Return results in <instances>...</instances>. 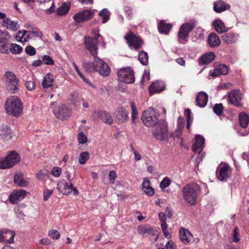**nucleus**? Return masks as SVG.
I'll return each mask as SVG.
<instances>
[{
	"instance_id": "nucleus-10",
	"label": "nucleus",
	"mask_w": 249,
	"mask_h": 249,
	"mask_svg": "<svg viewBox=\"0 0 249 249\" xmlns=\"http://www.w3.org/2000/svg\"><path fill=\"white\" fill-rule=\"evenodd\" d=\"M99 41L96 37H91V36H87L85 37V46L94 58L97 57L98 53L97 45Z\"/></svg>"
},
{
	"instance_id": "nucleus-50",
	"label": "nucleus",
	"mask_w": 249,
	"mask_h": 249,
	"mask_svg": "<svg viewBox=\"0 0 249 249\" xmlns=\"http://www.w3.org/2000/svg\"><path fill=\"white\" fill-rule=\"evenodd\" d=\"M42 61L46 65H52L54 64L53 59L48 55H44L42 57Z\"/></svg>"
},
{
	"instance_id": "nucleus-60",
	"label": "nucleus",
	"mask_w": 249,
	"mask_h": 249,
	"mask_svg": "<svg viewBox=\"0 0 249 249\" xmlns=\"http://www.w3.org/2000/svg\"><path fill=\"white\" fill-rule=\"evenodd\" d=\"M25 85H26V88L29 90H32L35 88V84L34 82L32 81H27L25 83Z\"/></svg>"
},
{
	"instance_id": "nucleus-33",
	"label": "nucleus",
	"mask_w": 249,
	"mask_h": 249,
	"mask_svg": "<svg viewBox=\"0 0 249 249\" xmlns=\"http://www.w3.org/2000/svg\"><path fill=\"white\" fill-rule=\"evenodd\" d=\"M14 182L19 187H25L28 184V182L23 178L22 174L20 173L15 175Z\"/></svg>"
},
{
	"instance_id": "nucleus-42",
	"label": "nucleus",
	"mask_w": 249,
	"mask_h": 249,
	"mask_svg": "<svg viewBox=\"0 0 249 249\" xmlns=\"http://www.w3.org/2000/svg\"><path fill=\"white\" fill-rule=\"evenodd\" d=\"M139 60L141 63L143 65H146L148 63V53L144 51H141L139 54Z\"/></svg>"
},
{
	"instance_id": "nucleus-27",
	"label": "nucleus",
	"mask_w": 249,
	"mask_h": 249,
	"mask_svg": "<svg viewBox=\"0 0 249 249\" xmlns=\"http://www.w3.org/2000/svg\"><path fill=\"white\" fill-rule=\"evenodd\" d=\"M220 42L219 36L215 33H212L209 35L208 43L211 47H218L220 45Z\"/></svg>"
},
{
	"instance_id": "nucleus-56",
	"label": "nucleus",
	"mask_w": 249,
	"mask_h": 249,
	"mask_svg": "<svg viewBox=\"0 0 249 249\" xmlns=\"http://www.w3.org/2000/svg\"><path fill=\"white\" fill-rule=\"evenodd\" d=\"M61 171L62 169L61 168L54 167L52 169L51 173L55 177H58L60 176Z\"/></svg>"
},
{
	"instance_id": "nucleus-61",
	"label": "nucleus",
	"mask_w": 249,
	"mask_h": 249,
	"mask_svg": "<svg viewBox=\"0 0 249 249\" xmlns=\"http://www.w3.org/2000/svg\"><path fill=\"white\" fill-rule=\"evenodd\" d=\"M184 126L183 119L181 117H179L178 119L177 128L182 130Z\"/></svg>"
},
{
	"instance_id": "nucleus-3",
	"label": "nucleus",
	"mask_w": 249,
	"mask_h": 249,
	"mask_svg": "<svg viewBox=\"0 0 249 249\" xmlns=\"http://www.w3.org/2000/svg\"><path fill=\"white\" fill-rule=\"evenodd\" d=\"M159 112H156L153 107H150L142 113L141 119L143 124L148 127H153L158 122Z\"/></svg>"
},
{
	"instance_id": "nucleus-39",
	"label": "nucleus",
	"mask_w": 249,
	"mask_h": 249,
	"mask_svg": "<svg viewBox=\"0 0 249 249\" xmlns=\"http://www.w3.org/2000/svg\"><path fill=\"white\" fill-rule=\"evenodd\" d=\"M172 25L167 24L163 21H161L158 25L159 32L161 34H167L172 28Z\"/></svg>"
},
{
	"instance_id": "nucleus-31",
	"label": "nucleus",
	"mask_w": 249,
	"mask_h": 249,
	"mask_svg": "<svg viewBox=\"0 0 249 249\" xmlns=\"http://www.w3.org/2000/svg\"><path fill=\"white\" fill-rule=\"evenodd\" d=\"M53 77L50 73H48L43 78L42 86L44 89H48L53 85Z\"/></svg>"
},
{
	"instance_id": "nucleus-30",
	"label": "nucleus",
	"mask_w": 249,
	"mask_h": 249,
	"mask_svg": "<svg viewBox=\"0 0 249 249\" xmlns=\"http://www.w3.org/2000/svg\"><path fill=\"white\" fill-rule=\"evenodd\" d=\"M222 39L226 44H232L237 40L238 36L233 33H227L222 36Z\"/></svg>"
},
{
	"instance_id": "nucleus-34",
	"label": "nucleus",
	"mask_w": 249,
	"mask_h": 249,
	"mask_svg": "<svg viewBox=\"0 0 249 249\" xmlns=\"http://www.w3.org/2000/svg\"><path fill=\"white\" fill-rule=\"evenodd\" d=\"M97 63L90 62L87 60H84L83 62V68L88 72H91L95 71L97 69Z\"/></svg>"
},
{
	"instance_id": "nucleus-64",
	"label": "nucleus",
	"mask_w": 249,
	"mask_h": 249,
	"mask_svg": "<svg viewBox=\"0 0 249 249\" xmlns=\"http://www.w3.org/2000/svg\"><path fill=\"white\" fill-rule=\"evenodd\" d=\"M166 249H175V246L172 241H168L165 246Z\"/></svg>"
},
{
	"instance_id": "nucleus-13",
	"label": "nucleus",
	"mask_w": 249,
	"mask_h": 249,
	"mask_svg": "<svg viewBox=\"0 0 249 249\" xmlns=\"http://www.w3.org/2000/svg\"><path fill=\"white\" fill-rule=\"evenodd\" d=\"M94 15V12L91 10H85L75 14L73 17L74 21L78 23L90 19Z\"/></svg>"
},
{
	"instance_id": "nucleus-22",
	"label": "nucleus",
	"mask_w": 249,
	"mask_h": 249,
	"mask_svg": "<svg viewBox=\"0 0 249 249\" xmlns=\"http://www.w3.org/2000/svg\"><path fill=\"white\" fill-rule=\"evenodd\" d=\"M179 237L183 243L187 244L191 243L193 236L188 230L181 228L180 230Z\"/></svg>"
},
{
	"instance_id": "nucleus-20",
	"label": "nucleus",
	"mask_w": 249,
	"mask_h": 249,
	"mask_svg": "<svg viewBox=\"0 0 249 249\" xmlns=\"http://www.w3.org/2000/svg\"><path fill=\"white\" fill-rule=\"evenodd\" d=\"M94 114L104 123L111 124L113 122L110 114L106 111L98 110L95 111Z\"/></svg>"
},
{
	"instance_id": "nucleus-2",
	"label": "nucleus",
	"mask_w": 249,
	"mask_h": 249,
	"mask_svg": "<svg viewBox=\"0 0 249 249\" xmlns=\"http://www.w3.org/2000/svg\"><path fill=\"white\" fill-rule=\"evenodd\" d=\"M5 108L7 113L15 117L19 116L23 111L22 102L17 96L8 98L5 102Z\"/></svg>"
},
{
	"instance_id": "nucleus-18",
	"label": "nucleus",
	"mask_w": 249,
	"mask_h": 249,
	"mask_svg": "<svg viewBox=\"0 0 249 249\" xmlns=\"http://www.w3.org/2000/svg\"><path fill=\"white\" fill-rule=\"evenodd\" d=\"M204 138L201 135H197L195 137V142L192 146V149L194 152L200 153L203 150L204 143Z\"/></svg>"
},
{
	"instance_id": "nucleus-25",
	"label": "nucleus",
	"mask_w": 249,
	"mask_h": 249,
	"mask_svg": "<svg viewBox=\"0 0 249 249\" xmlns=\"http://www.w3.org/2000/svg\"><path fill=\"white\" fill-rule=\"evenodd\" d=\"M228 72V68L227 66L224 64H220L210 74L213 77H216L221 74H226Z\"/></svg>"
},
{
	"instance_id": "nucleus-8",
	"label": "nucleus",
	"mask_w": 249,
	"mask_h": 249,
	"mask_svg": "<svg viewBox=\"0 0 249 249\" xmlns=\"http://www.w3.org/2000/svg\"><path fill=\"white\" fill-rule=\"evenodd\" d=\"M120 81L126 84L133 83L135 81L133 71L130 68H124L117 72Z\"/></svg>"
},
{
	"instance_id": "nucleus-35",
	"label": "nucleus",
	"mask_w": 249,
	"mask_h": 249,
	"mask_svg": "<svg viewBox=\"0 0 249 249\" xmlns=\"http://www.w3.org/2000/svg\"><path fill=\"white\" fill-rule=\"evenodd\" d=\"M239 120L240 126L243 128H247L249 124V117L247 114L241 112L239 114Z\"/></svg>"
},
{
	"instance_id": "nucleus-46",
	"label": "nucleus",
	"mask_w": 249,
	"mask_h": 249,
	"mask_svg": "<svg viewBox=\"0 0 249 249\" xmlns=\"http://www.w3.org/2000/svg\"><path fill=\"white\" fill-rule=\"evenodd\" d=\"M89 158V154L88 152H83L80 153L79 158V162L81 164H84Z\"/></svg>"
},
{
	"instance_id": "nucleus-59",
	"label": "nucleus",
	"mask_w": 249,
	"mask_h": 249,
	"mask_svg": "<svg viewBox=\"0 0 249 249\" xmlns=\"http://www.w3.org/2000/svg\"><path fill=\"white\" fill-rule=\"evenodd\" d=\"M109 180L111 183L113 184L114 183V180L116 178V174L114 170H111L109 173Z\"/></svg>"
},
{
	"instance_id": "nucleus-51",
	"label": "nucleus",
	"mask_w": 249,
	"mask_h": 249,
	"mask_svg": "<svg viewBox=\"0 0 249 249\" xmlns=\"http://www.w3.org/2000/svg\"><path fill=\"white\" fill-rule=\"evenodd\" d=\"M49 236L53 239H58L60 238V235L59 232L55 230H53L49 231Z\"/></svg>"
},
{
	"instance_id": "nucleus-21",
	"label": "nucleus",
	"mask_w": 249,
	"mask_h": 249,
	"mask_svg": "<svg viewBox=\"0 0 249 249\" xmlns=\"http://www.w3.org/2000/svg\"><path fill=\"white\" fill-rule=\"evenodd\" d=\"M128 111L124 107H120L116 110L115 115L119 122L124 123L128 119Z\"/></svg>"
},
{
	"instance_id": "nucleus-40",
	"label": "nucleus",
	"mask_w": 249,
	"mask_h": 249,
	"mask_svg": "<svg viewBox=\"0 0 249 249\" xmlns=\"http://www.w3.org/2000/svg\"><path fill=\"white\" fill-rule=\"evenodd\" d=\"M149 184L150 181L149 180H144L142 183V189L147 195L152 196L154 194L155 191L154 189L150 186Z\"/></svg>"
},
{
	"instance_id": "nucleus-12",
	"label": "nucleus",
	"mask_w": 249,
	"mask_h": 249,
	"mask_svg": "<svg viewBox=\"0 0 249 249\" xmlns=\"http://www.w3.org/2000/svg\"><path fill=\"white\" fill-rule=\"evenodd\" d=\"M57 189L60 192L65 195H68L72 192L75 195H78L79 194L78 190L73 187L71 183L68 184L65 180H61L57 183Z\"/></svg>"
},
{
	"instance_id": "nucleus-53",
	"label": "nucleus",
	"mask_w": 249,
	"mask_h": 249,
	"mask_svg": "<svg viewBox=\"0 0 249 249\" xmlns=\"http://www.w3.org/2000/svg\"><path fill=\"white\" fill-rule=\"evenodd\" d=\"M78 140L80 143H85L87 141V138L83 132H80L78 135Z\"/></svg>"
},
{
	"instance_id": "nucleus-63",
	"label": "nucleus",
	"mask_w": 249,
	"mask_h": 249,
	"mask_svg": "<svg viewBox=\"0 0 249 249\" xmlns=\"http://www.w3.org/2000/svg\"><path fill=\"white\" fill-rule=\"evenodd\" d=\"M191 112L190 109L187 108L184 110V115L186 117L187 121H188L189 119L192 120H193V118L191 116Z\"/></svg>"
},
{
	"instance_id": "nucleus-58",
	"label": "nucleus",
	"mask_w": 249,
	"mask_h": 249,
	"mask_svg": "<svg viewBox=\"0 0 249 249\" xmlns=\"http://www.w3.org/2000/svg\"><path fill=\"white\" fill-rule=\"evenodd\" d=\"M53 190H50L49 189H46L44 191V196H43V199L45 201H47L49 198L50 197V196L53 194Z\"/></svg>"
},
{
	"instance_id": "nucleus-5",
	"label": "nucleus",
	"mask_w": 249,
	"mask_h": 249,
	"mask_svg": "<svg viewBox=\"0 0 249 249\" xmlns=\"http://www.w3.org/2000/svg\"><path fill=\"white\" fill-rule=\"evenodd\" d=\"M154 126L152 134L157 139L164 140L167 138V124L163 120H160Z\"/></svg>"
},
{
	"instance_id": "nucleus-6",
	"label": "nucleus",
	"mask_w": 249,
	"mask_h": 249,
	"mask_svg": "<svg viewBox=\"0 0 249 249\" xmlns=\"http://www.w3.org/2000/svg\"><path fill=\"white\" fill-rule=\"evenodd\" d=\"M5 85L8 90L11 93H16L18 90V80L15 74L11 71L5 73Z\"/></svg>"
},
{
	"instance_id": "nucleus-17",
	"label": "nucleus",
	"mask_w": 249,
	"mask_h": 249,
	"mask_svg": "<svg viewBox=\"0 0 249 249\" xmlns=\"http://www.w3.org/2000/svg\"><path fill=\"white\" fill-rule=\"evenodd\" d=\"M26 195V191L23 189L14 191L9 196L8 200L14 204L23 199Z\"/></svg>"
},
{
	"instance_id": "nucleus-54",
	"label": "nucleus",
	"mask_w": 249,
	"mask_h": 249,
	"mask_svg": "<svg viewBox=\"0 0 249 249\" xmlns=\"http://www.w3.org/2000/svg\"><path fill=\"white\" fill-rule=\"evenodd\" d=\"M25 52L27 54H29V55H34L36 53L35 49L30 45L27 46L26 47Z\"/></svg>"
},
{
	"instance_id": "nucleus-28",
	"label": "nucleus",
	"mask_w": 249,
	"mask_h": 249,
	"mask_svg": "<svg viewBox=\"0 0 249 249\" xmlns=\"http://www.w3.org/2000/svg\"><path fill=\"white\" fill-rule=\"evenodd\" d=\"M149 89L151 94L160 92L164 89V83L160 81L154 82L150 85Z\"/></svg>"
},
{
	"instance_id": "nucleus-55",
	"label": "nucleus",
	"mask_w": 249,
	"mask_h": 249,
	"mask_svg": "<svg viewBox=\"0 0 249 249\" xmlns=\"http://www.w3.org/2000/svg\"><path fill=\"white\" fill-rule=\"evenodd\" d=\"M239 235V229L238 227H235L233 231V236H232V242H238L240 239L238 237Z\"/></svg>"
},
{
	"instance_id": "nucleus-43",
	"label": "nucleus",
	"mask_w": 249,
	"mask_h": 249,
	"mask_svg": "<svg viewBox=\"0 0 249 249\" xmlns=\"http://www.w3.org/2000/svg\"><path fill=\"white\" fill-rule=\"evenodd\" d=\"M69 9V6L66 3H64L61 6L57 8L56 12L57 14L60 16L64 15L68 12Z\"/></svg>"
},
{
	"instance_id": "nucleus-41",
	"label": "nucleus",
	"mask_w": 249,
	"mask_h": 249,
	"mask_svg": "<svg viewBox=\"0 0 249 249\" xmlns=\"http://www.w3.org/2000/svg\"><path fill=\"white\" fill-rule=\"evenodd\" d=\"M99 16L103 18L102 22L106 23L109 19L110 12L106 8L102 10L99 13Z\"/></svg>"
},
{
	"instance_id": "nucleus-15",
	"label": "nucleus",
	"mask_w": 249,
	"mask_h": 249,
	"mask_svg": "<svg viewBox=\"0 0 249 249\" xmlns=\"http://www.w3.org/2000/svg\"><path fill=\"white\" fill-rule=\"evenodd\" d=\"M94 62L97 63V69L95 71H97L103 76H107L110 74V68L108 65L104 61L97 57L94 58Z\"/></svg>"
},
{
	"instance_id": "nucleus-24",
	"label": "nucleus",
	"mask_w": 249,
	"mask_h": 249,
	"mask_svg": "<svg viewBox=\"0 0 249 249\" xmlns=\"http://www.w3.org/2000/svg\"><path fill=\"white\" fill-rule=\"evenodd\" d=\"M196 100L197 105L200 107H205L207 104L208 96L206 92L200 91L196 96Z\"/></svg>"
},
{
	"instance_id": "nucleus-47",
	"label": "nucleus",
	"mask_w": 249,
	"mask_h": 249,
	"mask_svg": "<svg viewBox=\"0 0 249 249\" xmlns=\"http://www.w3.org/2000/svg\"><path fill=\"white\" fill-rule=\"evenodd\" d=\"M131 110H132V114H131V120L132 122L133 123H135L136 122V120L138 116V111L135 106V104L133 102H131L130 103Z\"/></svg>"
},
{
	"instance_id": "nucleus-57",
	"label": "nucleus",
	"mask_w": 249,
	"mask_h": 249,
	"mask_svg": "<svg viewBox=\"0 0 249 249\" xmlns=\"http://www.w3.org/2000/svg\"><path fill=\"white\" fill-rule=\"evenodd\" d=\"M124 10L125 13L126 14L127 17L129 19H131L133 16V13L132 12L131 8L127 6H125L124 7Z\"/></svg>"
},
{
	"instance_id": "nucleus-11",
	"label": "nucleus",
	"mask_w": 249,
	"mask_h": 249,
	"mask_svg": "<svg viewBox=\"0 0 249 249\" xmlns=\"http://www.w3.org/2000/svg\"><path fill=\"white\" fill-rule=\"evenodd\" d=\"M124 38L126 40L128 46L135 50L141 48L143 44L142 41L132 32H129Z\"/></svg>"
},
{
	"instance_id": "nucleus-23",
	"label": "nucleus",
	"mask_w": 249,
	"mask_h": 249,
	"mask_svg": "<svg viewBox=\"0 0 249 249\" xmlns=\"http://www.w3.org/2000/svg\"><path fill=\"white\" fill-rule=\"evenodd\" d=\"M215 55L213 52H209L202 55L198 62L199 65H208L214 59Z\"/></svg>"
},
{
	"instance_id": "nucleus-19",
	"label": "nucleus",
	"mask_w": 249,
	"mask_h": 249,
	"mask_svg": "<svg viewBox=\"0 0 249 249\" xmlns=\"http://www.w3.org/2000/svg\"><path fill=\"white\" fill-rule=\"evenodd\" d=\"M15 233L14 231L5 230H0V242H5L8 243L14 242V237Z\"/></svg>"
},
{
	"instance_id": "nucleus-36",
	"label": "nucleus",
	"mask_w": 249,
	"mask_h": 249,
	"mask_svg": "<svg viewBox=\"0 0 249 249\" xmlns=\"http://www.w3.org/2000/svg\"><path fill=\"white\" fill-rule=\"evenodd\" d=\"M213 25L215 30L219 34H221L226 31L225 26L223 22L219 19L214 20Z\"/></svg>"
},
{
	"instance_id": "nucleus-14",
	"label": "nucleus",
	"mask_w": 249,
	"mask_h": 249,
	"mask_svg": "<svg viewBox=\"0 0 249 249\" xmlns=\"http://www.w3.org/2000/svg\"><path fill=\"white\" fill-rule=\"evenodd\" d=\"M228 98L230 103L237 107L242 106L241 103V94L238 90H231L228 94Z\"/></svg>"
},
{
	"instance_id": "nucleus-52",
	"label": "nucleus",
	"mask_w": 249,
	"mask_h": 249,
	"mask_svg": "<svg viewBox=\"0 0 249 249\" xmlns=\"http://www.w3.org/2000/svg\"><path fill=\"white\" fill-rule=\"evenodd\" d=\"M49 172L47 170H41L37 174V177L38 179L40 180H43L45 179V177L48 176Z\"/></svg>"
},
{
	"instance_id": "nucleus-7",
	"label": "nucleus",
	"mask_w": 249,
	"mask_h": 249,
	"mask_svg": "<svg viewBox=\"0 0 249 249\" xmlns=\"http://www.w3.org/2000/svg\"><path fill=\"white\" fill-rule=\"evenodd\" d=\"M19 155L15 151H12L4 159L0 160V169H7L14 166L20 161Z\"/></svg>"
},
{
	"instance_id": "nucleus-48",
	"label": "nucleus",
	"mask_w": 249,
	"mask_h": 249,
	"mask_svg": "<svg viewBox=\"0 0 249 249\" xmlns=\"http://www.w3.org/2000/svg\"><path fill=\"white\" fill-rule=\"evenodd\" d=\"M214 112L218 116L223 113V106L222 104H215L213 107Z\"/></svg>"
},
{
	"instance_id": "nucleus-44",
	"label": "nucleus",
	"mask_w": 249,
	"mask_h": 249,
	"mask_svg": "<svg viewBox=\"0 0 249 249\" xmlns=\"http://www.w3.org/2000/svg\"><path fill=\"white\" fill-rule=\"evenodd\" d=\"M152 231L153 229L148 226H140L138 228L139 233L143 235H149Z\"/></svg>"
},
{
	"instance_id": "nucleus-62",
	"label": "nucleus",
	"mask_w": 249,
	"mask_h": 249,
	"mask_svg": "<svg viewBox=\"0 0 249 249\" xmlns=\"http://www.w3.org/2000/svg\"><path fill=\"white\" fill-rule=\"evenodd\" d=\"M39 244L44 245H49L51 244V241L48 238H42L39 241Z\"/></svg>"
},
{
	"instance_id": "nucleus-16",
	"label": "nucleus",
	"mask_w": 249,
	"mask_h": 249,
	"mask_svg": "<svg viewBox=\"0 0 249 249\" xmlns=\"http://www.w3.org/2000/svg\"><path fill=\"white\" fill-rule=\"evenodd\" d=\"M231 170L230 166L227 164H224L216 172L217 178L221 181H226L227 178L231 176Z\"/></svg>"
},
{
	"instance_id": "nucleus-32",
	"label": "nucleus",
	"mask_w": 249,
	"mask_h": 249,
	"mask_svg": "<svg viewBox=\"0 0 249 249\" xmlns=\"http://www.w3.org/2000/svg\"><path fill=\"white\" fill-rule=\"evenodd\" d=\"M0 136L4 140H9L12 137V131L8 126H5L0 130Z\"/></svg>"
},
{
	"instance_id": "nucleus-29",
	"label": "nucleus",
	"mask_w": 249,
	"mask_h": 249,
	"mask_svg": "<svg viewBox=\"0 0 249 249\" xmlns=\"http://www.w3.org/2000/svg\"><path fill=\"white\" fill-rule=\"evenodd\" d=\"M230 7L229 5L227 4L222 0L214 1L213 2V10L216 13H221L229 9Z\"/></svg>"
},
{
	"instance_id": "nucleus-26",
	"label": "nucleus",
	"mask_w": 249,
	"mask_h": 249,
	"mask_svg": "<svg viewBox=\"0 0 249 249\" xmlns=\"http://www.w3.org/2000/svg\"><path fill=\"white\" fill-rule=\"evenodd\" d=\"M18 34L19 35L21 34V39L24 37V41H26L27 39L26 38H28L30 36H41V33L38 31L37 30L36 31L32 30V31H19L18 32Z\"/></svg>"
},
{
	"instance_id": "nucleus-45",
	"label": "nucleus",
	"mask_w": 249,
	"mask_h": 249,
	"mask_svg": "<svg viewBox=\"0 0 249 249\" xmlns=\"http://www.w3.org/2000/svg\"><path fill=\"white\" fill-rule=\"evenodd\" d=\"M9 49L14 54L20 53L22 51V48L17 44H11Z\"/></svg>"
},
{
	"instance_id": "nucleus-37",
	"label": "nucleus",
	"mask_w": 249,
	"mask_h": 249,
	"mask_svg": "<svg viewBox=\"0 0 249 249\" xmlns=\"http://www.w3.org/2000/svg\"><path fill=\"white\" fill-rule=\"evenodd\" d=\"M3 23H4V26L7 29L16 31L19 28L17 22L11 20L9 18L3 20Z\"/></svg>"
},
{
	"instance_id": "nucleus-49",
	"label": "nucleus",
	"mask_w": 249,
	"mask_h": 249,
	"mask_svg": "<svg viewBox=\"0 0 249 249\" xmlns=\"http://www.w3.org/2000/svg\"><path fill=\"white\" fill-rule=\"evenodd\" d=\"M170 183L171 180L170 179L167 177H165L161 181L160 183V187L161 189H164L168 187L170 185Z\"/></svg>"
},
{
	"instance_id": "nucleus-9",
	"label": "nucleus",
	"mask_w": 249,
	"mask_h": 249,
	"mask_svg": "<svg viewBox=\"0 0 249 249\" xmlns=\"http://www.w3.org/2000/svg\"><path fill=\"white\" fill-rule=\"evenodd\" d=\"M56 103L52 102L50 104V107L53 109V112L55 116L60 120H67L71 116V111L66 107V106L61 104L58 106L55 109L53 108Z\"/></svg>"
},
{
	"instance_id": "nucleus-4",
	"label": "nucleus",
	"mask_w": 249,
	"mask_h": 249,
	"mask_svg": "<svg viewBox=\"0 0 249 249\" xmlns=\"http://www.w3.org/2000/svg\"><path fill=\"white\" fill-rule=\"evenodd\" d=\"M196 25V21L195 19H190L189 22L183 24L178 33V38L180 43H185L189 36V33Z\"/></svg>"
},
{
	"instance_id": "nucleus-38",
	"label": "nucleus",
	"mask_w": 249,
	"mask_h": 249,
	"mask_svg": "<svg viewBox=\"0 0 249 249\" xmlns=\"http://www.w3.org/2000/svg\"><path fill=\"white\" fill-rule=\"evenodd\" d=\"M9 49V42L7 39L5 37L0 38V53H7Z\"/></svg>"
},
{
	"instance_id": "nucleus-1",
	"label": "nucleus",
	"mask_w": 249,
	"mask_h": 249,
	"mask_svg": "<svg viewBox=\"0 0 249 249\" xmlns=\"http://www.w3.org/2000/svg\"><path fill=\"white\" fill-rule=\"evenodd\" d=\"M199 192L200 187L196 183L188 184L182 189V195L184 199L191 205L196 204Z\"/></svg>"
}]
</instances>
